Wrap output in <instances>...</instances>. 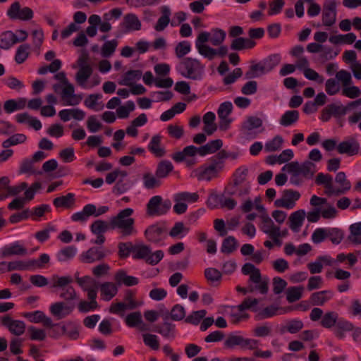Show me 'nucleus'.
<instances>
[{
  "mask_svg": "<svg viewBox=\"0 0 361 361\" xmlns=\"http://www.w3.org/2000/svg\"><path fill=\"white\" fill-rule=\"evenodd\" d=\"M228 157V154L225 150L219 151L212 157L207 163L194 171L195 177L199 180L210 181L216 178L219 173L223 171L225 160Z\"/></svg>",
  "mask_w": 361,
  "mask_h": 361,
  "instance_id": "1",
  "label": "nucleus"
},
{
  "mask_svg": "<svg viewBox=\"0 0 361 361\" xmlns=\"http://www.w3.org/2000/svg\"><path fill=\"white\" fill-rule=\"evenodd\" d=\"M248 168L240 166L233 174V179L225 188L224 193L228 196L243 197L249 194L250 184L246 182Z\"/></svg>",
  "mask_w": 361,
  "mask_h": 361,
  "instance_id": "2",
  "label": "nucleus"
},
{
  "mask_svg": "<svg viewBox=\"0 0 361 361\" xmlns=\"http://www.w3.org/2000/svg\"><path fill=\"white\" fill-rule=\"evenodd\" d=\"M133 213L131 208L124 209L118 214L111 218L110 228H118L123 236H128L134 234L136 231L134 228L135 220L130 216Z\"/></svg>",
  "mask_w": 361,
  "mask_h": 361,
  "instance_id": "3",
  "label": "nucleus"
},
{
  "mask_svg": "<svg viewBox=\"0 0 361 361\" xmlns=\"http://www.w3.org/2000/svg\"><path fill=\"white\" fill-rule=\"evenodd\" d=\"M210 33L206 31L200 32L198 35L196 41L195 47L200 54L209 60H213L217 55L224 57L228 53V48L226 46H221L218 49H213L207 45L206 43L209 42Z\"/></svg>",
  "mask_w": 361,
  "mask_h": 361,
  "instance_id": "4",
  "label": "nucleus"
},
{
  "mask_svg": "<svg viewBox=\"0 0 361 361\" xmlns=\"http://www.w3.org/2000/svg\"><path fill=\"white\" fill-rule=\"evenodd\" d=\"M204 70V66L199 60L191 57L183 58L178 66V71L183 77L194 80L202 78Z\"/></svg>",
  "mask_w": 361,
  "mask_h": 361,
  "instance_id": "5",
  "label": "nucleus"
},
{
  "mask_svg": "<svg viewBox=\"0 0 361 361\" xmlns=\"http://www.w3.org/2000/svg\"><path fill=\"white\" fill-rule=\"evenodd\" d=\"M172 203L169 199L163 200L160 195L151 197L146 206V213L149 216L166 214L171 208Z\"/></svg>",
  "mask_w": 361,
  "mask_h": 361,
  "instance_id": "6",
  "label": "nucleus"
},
{
  "mask_svg": "<svg viewBox=\"0 0 361 361\" xmlns=\"http://www.w3.org/2000/svg\"><path fill=\"white\" fill-rule=\"evenodd\" d=\"M55 79L61 82L64 85L62 90V99L66 101V104L71 106L78 104L82 97L80 94H75L74 86L68 80L64 72L58 73L54 75Z\"/></svg>",
  "mask_w": 361,
  "mask_h": 361,
  "instance_id": "7",
  "label": "nucleus"
},
{
  "mask_svg": "<svg viewBox=\"0 0 361 361\" xmlns=\"http://www.w3.org/2000/svg\"><path fill=\"white\" fill-rule=\"evenodd\" d=\"M140 305V303L135 300V293L131 290H127L123 296V301L111 304L109 312L123 317L126 310H135Z\"/></svg>",
  "mask_w": 361,
  "mask_h": 361,
  "instance_id": "8",
  "label": "nucleus"
},
{
  "mask_svg": "<svg viewBox=\"0 0 361 361\" xmlns=\"http://www.w3.org/2000/svg\"><path fill=\"white\" fill-rule=\"evenodd\" d=\"M33 11L29 7L21 8L18 1L13 3L7 11V16L11 20H29L33 18Z\"/></svg>",
  "mask_w": 361,
  "mask_h": 361,
  "instance_id": "9",
  "label": "nucleus"
},
{
  "mask_svg": "<svg viewBox=\"0 0 361 361\" xmlns=\"http://www.w3.org/2000/svg\"><path fill=\"white\" fill-rule=\"evenodd\" d=\"M300 197V193L298 191L291 189L284 190L282 192V197L274 202L276 207H282L287 209H293L296 204V201Z\"/></svg>",
  "mask_w": 361,
  "mask_h": 361,
  "instance_id": "10",
  "label": "nucleus"
},
{
  "mask_svg": "<svg viewBox=\"0 0 361 361\" xmlns=\"http://www.w3.org/2000/svg\"><path fill=\"white\" fill-rule=\"evenodd\" d=\"M110 252L99 247H92L81 254L80 259L84 263L91 264L102 260Z\"/></svg>",
  "mask_w": 361,
  "mask_h": 361,
  "instance_id": "11",
  "label": "nucleus"
},
{
  "mask_svg": "<svg viewBox=\"0 0 361 361\" xmlns=\"http://www.w3.org/2000/svg\"><path fill=\"white\" fill-rule=\"evenodd\" d=\"M141 22L134 13H128L124 16L122 23L120 24L121 34L130 32L138 31L141 29Z\"/></svg>",
  "mask_w": 361,
  "mask_h": 361,
  "instance_id": "12",
  "label": "nucleus"
},
{
  "mask_svg": "<svg viewBox=\"0 0 361 361\" xmlns=\"http://www.w3.org/2000/svg\"><path fill=\"white\" fill-rule=\"evenodd\" d=\"M165 232V226L160 223H157L147 228L145 235L149 241L158 243L163 239Z\"/></svg>",
  "mask_w": 361,
  "mask_h": 361,
  "instance_id": "13",
  "label": "nucleus"
},
{
  "mask_svg": "<svg viewBox=\"0 0 361 361\" xmlns=\"http://www.w3.org/2000/svg\"><path fill=\"white\" fill-rule=\"evenodd\" d=\"M1 324L8 329L9 331L16 335L20 336L24 334L25 330V324L20 320H14L6 315L1 318Z\"/></svg>",
  "mask_w": 361,
  "mask_h": 361,
  "instance_id": "14",
  "label": "nucleus"
},
{
  "mask_svg": "<svg viewBox=\"0 0 361 361\" xmlns=\"http://www.w3.org/2000/svg\"><path fill=\"white\" fill-rule=\"evenodd\" d=\"M336 20V4L334 1L324 4L322 12V22L325 26H331Z\"/></svg>",
  "mask_w": 361,
  "mask_h": 361,
  "instance_id": "15",
  "label": "nucleus"
},
{
  "mask_svg": "<svg viewBox=\"0 0 361 361\" xmlns=\"http://www.w3.org/2000/svg\"><path fill=\"white\" fill-rule=\"evenodd\" d=\"M337 151L339 154H345L348 156H354L360 151V145L355 138H350L348 140L340 142L337 146Z\"/></svg>",
  "mask_w": 361,
  "mask_h": 361,
  "instance_id": "16",
  "label": "nucleus"
},
{
  "mask_svg": "<svg viewBox=\"0 0 361 361\" xmlns=\"http://www.w3.org/2000/svg\"><path fill=\"white\" fill-rule=\"evenodd\" d=\"M73 309L74 305H67L63 302H57L50 306L51 313L59 319L70 314Z\"/></svg>",
  "mask_w": 361,
  "mask_h": 361,
  "instance_id": "17",
  "label": "nucleus"
},
{
  "mask_svg": "<svg viewBox=\"0 0 361 361\" xmlns=\"http://www.w3.org/2000/svg\"><path fill=\"white\" fill-rule=\"evenodd\" d=\"M154 331L165 338L173 339L176 336V325L170 321H165L162 324L156 325Z\"/></svg>",
  "mask_w": 361,
  "mask_h": 361,
  "instance_id": "18",
  "label": "nucleus"
},
{
  "mask_svg": "<svg viewBox=\"0 0 361 361\" xmlns=\"http://www.w3.org/2000/svg\"><path fill=\"white\" fill-rule=\"evenodd\" d=\"M197 153L201 156L200 147L190 145L185 147L183 151L174 153L172 155V159L176 162H181L186 160L187 157H195Z\"/></svg>",
  "mask_w": 361,
  "mask_h": 361,
  "instance_id": "19",
  "label": "nucleus"
},
{
  "mask_svg": "<svg viewBox=\"0 0 361 361\" xmlns=\"http://www.w3.org/2000/svg\"><path fill=\"white\" fill-rule=\"evenodd\" d=\"M27 249L16 242L10 245L4 246L0 251L1 257L4 258L11 255H25Z\"/></svg>",
  "mask_w": 361,
  "mask_h": 361,
  "instance_id": "20",
  "label": "nucleus"
},
{
  "mask_svg": "<svg viewBox=\"0 0 361 361\" xmlns=\"http://www.w3.org/2000/svg\"><path fill=\"white\" fill-rule=\"evenodd\" d=\"M305 212L300 209L292 213L289 216V227L294 232H298L305 218Z\"/></svg>",
  "mask_w": 361,
  "mask_h": 361,
  "instance_id": "21",
  "label": "nucleus"
},
{
  "mask_svg": "<svg viewBox=\"0 0 361 361\" xmlns=\"http://www.w3.org/2000/svg\"><path fill=\"white\" fill-rule=\"evenodd\" d=\"M315 183L317 185H324L326 190L325 191V193L331 196L332 195H334V188H333V178L332 176L328 173H319L317 174L316 178H315Z\"/></svg>",
  "mask_w": 361,
  "mask_h": 361,
  "instance_id": "22",
  "label": "nucleus"
},
{
  "mask_svg": "<svg viewBox=\"0 0 361 361\" xmlns=\"http://www.w3.org/2000/svg\"><path fill=\"white\" fill-rule=\"evenodd\" d=\"M255 44L256 42L254 40L240 37L231 41L230 47L234 51H241L245 49H252Z\"/></svg>",
  "mask_w": 361,
  "mask_h": 361,
  "instance_id": "23",
  "label": "nucleus"
},
{
  "mask_svg": "<svg viewBox=\"0 0 361 361\" xmlns=\"http://www.w3.org/2000/svg\"><path fill=\"white\" fill-rule=\"evenodd\" d=\"M262 219V225L260 228L262 232L267 234L269 236L272 233L278 232L279 231V226H276L267 213H264L260 216Z\"/></svg>",
  "mask_w": 361,
  "mask_h": 361,
  "instance_id": "24",
  "label": "nucleus"
},
{
  "mask_svg": "<svg viewBox=\"0 0 361 361\" xmlns=\"http://www.w3.org/2000/svg\"><path fill=\"white\" fill-rule=\"evenodd\" d=\"M114 279L118 285L123 283L126 286H135L139 282L137 278L132 276H128L126 271L123 269L119 270L116 273Z\"/></svg>",
  "mask_w": 361,
  "mask_h": 361,
  "instance_id": "25",
  "label": "nucleus"
},
{
  "mask_svg": "<svg viewBox=\"0 0 361 361\" xmlns=\"http://www.w3.org/2000/svg\"><path fill=\"white\" fill-rule=\"evenodd\" d=\"M101 295L106 301L112 299L118 292V288L116 284L111 282H104L99 285Z\"/></svg>",
  "mask_w": 361,
  "mask_h": 361,
  "instance_id": "26",
  "label": "nucleus"
},
{
  "mask_svg": "<svg viewBox=\"0 0 361 361\" xmlns=\"http://www.w3.org/2000/svg\"><path fill=\"white\" fill-rule=\"evenodd\" d=\"M333 297V293L329 290H322L314 293L310 296V302L312 305L322 306L326 302Z\"/></svg>",
  "mask_w": 361,
  "mask_h": 361,
  "instance_id": "27",
  "label": "nucleus"
},
{
  "mask_svg": "<svg viewBox=\"0 0 361 361\" xmlns=\"http://www.w3.org/2000/svg\"><path fill=\"white\" fill-rule=\"evenodd\" d=\"M161 16L158 19L154 26L155 30L158 32L163 31L170 23V16L171 14L170 8L167 6H163L161 8Z\"/></svg>",
  "mask_w": 361,
  "mask_h": 361,
  "instance_id": "28",
  "label": "nucleus"
},
{
  "mask_svg": "<svg viewBox=\"0 0 361 361\" xmlns=\"http://www.w3.org/2000/svg\"><path fill=\"white\" fill-rule=\"evenodd\" d=\"M242 273L244 275H250L248 283H257L259 281L260 270L252 263H245L242 267Z\"/></svg>",
  "mask_w": 361,
  "mask_h": 361,
  "instance_id": "29",
  "label": "nucleus"
},
{
  "mask_svg": "<svg viewBox=\"0 0 361 361\" xmlns=\"http://www.w3.org/2000/svg\"><path fill=\"white\" fill-rule=\"evenodd\" d=\"M161 137L159 135H154L148 145V149L157 157H162L165 155L164 148L161 147Z\"/></svg>",
  "mask_w": 361,
  "mask_h": 361,
  "instance_id": "30",
  "label": "nucleus"
},
{
  "mask_svg": "<svg viewBox=\"0 0 361 361\" xmlns=\"http://www.w3.org/2000/svg\"><path fill=\"white\" fill-rule=\"evenodd\" d=\"M336 182L341 186L340 188L334 189V195H340L348 191L351 188V184L347 180L344 172H338L335 178Z\"/></svg>",
  "mask_w": 361,
  "mask_h": 361,
  "instance_id": "31",
  "label": "nucleus"
},
{
  "mask_svg": "<svg viewBox=\"0 0 361 361\" xmlns=\"http://www.w3.org/2000/svg\"><path fill=\"white\" fill-rule=\"evenodd\" d=\"M173 170V166L170 161L162 160L158 163L155 174L161 180L166 178Z\"/></svg>",
  "mask_w": 361,
  "mask_h": 361,
  "instance_id": "32",
  "label": "nucleus"
},
{
  "mask_svg": "<svg viewBox=\"0 0 361 361\" xmlns=\"http://www.w3.org/2000/svg\"><path fill=\"white\" fill-rule=\"evenodd\" d=\"M73 282V279L70 276H59L58 275H54L51 278V288H61L64 289L69 286Z\"/></svg>",
  "mask_w": 361,
  "mask_h": 361,
  "instance_id": "33",
  "label": "nucleus"
},
{
  "mask_svg": "<svg viewBox=\"0 0 361 361\" xmlns=\"http://www.w3.org/2000/svg\"><path fill=\"white\" fill-rule=\"evenodd\" d=\"M142 181L144 187L147 190H152L160 187L161 185V180L156 176L151 173H145L142 176Z\"/></svg>",
  "mask_w": 361,
  "mask_h": 361,
  "instance_id": "34",
  "label": "nucleus"
},
{
  "mask_svg": "<svg viewBox=\"0 0 361 361\" xmlns=\"http://www.w3.org/2000/svg\"><path fill=\"white\" fill-rule=\"evenodd\" d=\"M299 119V112L297 110L286 111L281 117L279 123L283 126H289L295 123Z\"/></svg>",
  "mask_w": 361,
  "mask_h": 361,
  "instance_id": "35",
  "label": "nucleus"
},
{
  "mask_svg": "<svg viewBox=\"0 0 361 361\" xmlns=\"http://www.w3.org/2000/svg\"><path fill=\"white\" fill-rule=\"evenodd\" d=\"M223 142L220 139L212 140L200 147L201 156L203 157L208 154L215 153L221 148Z\"/></svg>",
  "mask_w": 361,
  "mask_h": 361,
  "instance_id": "36",
  "label": "nucleus"
},
{
  "mask_svg": "<svg viewBox=\"0 0 361 361\" xmlns=\"http://www.w3.org/2000/svg\"><path fill=\"white\" fill-rule=\"evenodd\" d=\"M0 47L1 49H8L17 43L16 35L11 31H6L0 35Z\"/></svg>",
  "mask_w": 361,
  "mask_h": 361,
  "instance_id": "37",
  "label": "nucleus"
},
{
  "mask_svg": "<svg viewBox=\"0 0 361 361\" xmlns=\"http://www.w3.org/2000/svg\"><path fill=\"white\" fill-rule=\"evenodd\" d=\"M142 71L140 70H130L127 71L122 77V79L118 82L120 85L130 86L132 81L140 80L142 77Z\"/></svg>",
  "mask_w": 361,
  "mask_h": 361,
  "instance_id": "38",
  "label": "nucleus"
},
{
  "mask_svg": "<svg viewBox=\"0 0 361 361\" xmlns=\"http://www.w3.org/2000/svg\"><path fill=\"white\" fill-rule=\"evenodd\" d=\"M329 42L334 44H351L356 40V35L350 32L346 35H338L331 36L329 39Z\"/></svg>",
  "mask_w": 361,
  "mask_h": 361,
  "instance_id": "39",
  "label": "nucleus"
},
{
  "mask_svg": "<svg viewBox=\"0 0 361 361\" xmlns=\"http://www.w3.org/2000/svg\"><path fill=\"white\" fill-rule=\"evenodd\" d=\"M268 72L269 71L267 70V67L265 66L264 61H262L259 63L252 65L250 70L246 72L245 77L247 79L254 78Z\"/></svg>",
  "mask_w": 361,
  "mask_h": 361,
  "instance_id": "40",
  "label": "nucleus"
},
{
  "mask_svg": "<svg viewBox=\"0 0 361 361\" xmlns=\"http://www.w3.org/2000/svg\"><path fill=\"white\" fill-rule=\"evenodd\" d=\"M269 279L265 277L262 278L260 275L259 281L257 283H250V293H253L258 290L261 294H267L269 290Z\"/></svg>",
  "mask_w": 361,
  "mask_h": 361,
  "instance_id": "41",
  "label": "nucleus"
},
{
  "mask_svg": "<svg viewBox=\"0 0 361 361\" xmlns=\"http://www.w3.org/2000/svg\"><path fill=\"white\" fill-rule=\"evenodd\" d=\"M92 73V67H81L79 68L78 71L75 75V80L78 84L85 87V82L88 80V78L91 76Z\"/></svg>",
  "mask_w": 361,
  "mask_h": 361,
  "instance_id": "42",
  "label": "nucleus"
},
{
  "mask_svg": "<svg viewBox=\"0 0 361 361\" xmlns=\"http://www.w3.org/2000/svg\"><path fill=\"white\" fill-rule=\"evenodd\" d=\"M74 194L68 193L66 195L56 197L53 201L54 205L56 207L69 208L74 204Z\"/></svg>",
  "mask_w": 361,
  "mask_h": 361,
  "instance_id": "43",
  "label": "nucleus"
},
{
  "mask_svg": "<svg viewBox=\"0 0 361 361\" xmlns=\"http://www.w3.org/2000/svg\"><path fill=\"white\" fill-rule=\"evenodd\" d=\"M338 314L334 311L326 312L322 318L321 325L326 329H330L336 324Z\"/></svg>",
  "mask_w": 361,
  "mask_h": 361,
  "instance_id": "44",
  "label": "nucleus"
},
{
  "mask_svg": "<svg viewBox=\"0 0 361 361\" xmlns=\"http://www.w3.org/2000/svg\"><path fill=\"white\" fill-rule=\"evenodd\" d=\"M262 126V120L257 116H249L242 124V129L244 131L250 132L253 129L258 128Z\"/></svg>",
  "mask_w": 361,
  "mask_h": 361,
  "instance_id": "45",
  "label": "nucleus"
},
{
  "mask_svg": "<svg viewBox=\"0 0 361 361\" xmlns=\"http://www.w3.org/2000/svg\"><path fill=\"white\" fill-rule=\"evenodd\" d=\"M209 41L213 46L221 45L226 38V32L221 29L216 28L212 30Z\"/></svg>",
  "mask_w": 361,
  "mask_h": 361,
  "instance_id": "46",
  "label": "nucleus"
},
{
  "mask_svg": "<svg viewBox=\"0 0 361 361\" xmlns=\"http://www.w3.org/2000/svg\"><path fill=\"white\" fill-rule=\"evenodd\" d=\"M304 288L302 286L289 287L286 290V299L292 303L299 300L302 295Z\"/></svg>",
  "mask_w": 361,
  "mask_h": 361,
  "instance_id": "47",
  "label": "nucleus"
},
{
  "mask_svg": "<svg viewBox=\"0 0 361 361\" xmlns=\"http://www.w3.org/2000/svg\"><path fill=\"white\" fill-rule=\"evenodd\" d=\"M110 228V222L108 223L103 220H96L90 226V230L92 233L103 234Z\"/></svg>",
  "mask_w": 361,
  "mask_h": 361,
  "instance_id": "48",
  "label": "nucleus"
},
{
  "mask_svg": "<svg viewBox=\"0 0 361 361\" xmlns=\"http://www.w3.org/2000/svg\"><path fill=\"white\" fill-rule=\"evenodd\" d=\"M238 247V242L233 236L226 238L222 243L221 251L223 253L231 254L234 252Z\"/></svg>",
  "mask_w": 361,
  "mask_h": 361,
  "instance_id": "49",
  "label": "nucleus"
},
{
  "mask_svg": "<svg viewBox=\"0 0 361 361\" xmlns=\"http://www.w3.org/2000/svg\"><path fill=\"white\" fill-rule=\"evenodd\" d=\"M77 252V249L74 246H68L62 250H61L57 253V259L60 262H66L71 258H73Z\"/></svg>",
  "mask_w": 361,
  "mask_h": 361,
  "instance_id": "50",
  "label": "nucleus"
},
{
  "mask_svg": "<svg viewBox=\"0 0 361 361\" xmlns=\"http://www.w3.org/2000/svg\"><path fill=\"white\" fill-rule=\"evenodd\" d=\"M61 332L64 333L70 339L76 340L79 336V331L76 326L72 324L63 325L61 327H56Z\"/></svg>",
  "mask_w": 361,
  "mask_h": 361,
  "instance_id": "51",
  "label": "nucleus"
},
{
  "mask_svg": "<svg viewBox=\"0 0 361 361\" xmlns=\"http://www.w3.org/2000/svg\"><path fill=\"white\" fill-rule=\"evenodd\" d=\"M199 195L197 193H190L188 192H182L176 193L173 196L174 202H183L188 201L191 202H195L197 201Z\"/></svg>",
  "mask_w": 361,
  "mask_h": 361,
  "instance_id": "52",
  "label": "nucleus"
},
{
  "mask_svg": "<svg viewBox=\"0 0 361 361\" xmlns=\"http://www.w3.org/2000/svg\"><path fill=\"white\" fill-rule=\"evenodd\" d=\"M141 312H133L128 314L125 318V322L129 327H137L142 322Z\"/></svg>",
  "mask_w": 361,
  "mask_h": 361,
  "instance_id": "53",
  "label": "nucleus"
},
{
  "mask_svg": "<svg viewBox=\"0 0 361 361\" xmlns=\"http://www.w3.org/2000/svg\"><path fill=\"white\" fill-rule=\"evenodd\" d=\"M283 140L281 136L276 135L272 140L265 144L264 149L267 152H275L281 148Z\"/></svg>",
  "mask_w": 361,
  "mask_h": 361,
  "instance_id": "54",
  "label": "nucleus"
},
{
  "mask_svg": "<svg viewBox=\"0 0 361 361\" xmlns=\"http://www.w3.org/2000/svg\"><path fill=\"white\" fill-rule=\"evenodd\" d=\"M26 138L24 134H15L4 140L2 143V147L7 149L11 146L23 143L26 140Z\"/></svg>",
  "mask_w": 361,
  "mask_h": 361,
  "instance_id": "55",
  "label": "nucleus"
},
{
  "mask_svg": "<svg viewBox=\"0 0 361 361\" xmlns=\"http://www.w3.org/2000/svg\"><path fill=\"white\" fill-rule=\"evenodd\" d=\"M117 46L118 41L116 39L106 42L102 47V56L105 58L111 56L114 53Z\"/></svg>",
  "mask_w": 361,
  "mask_h": 361,
  "instance_id": "56",
  "label": "nucleus"
},
{
  "mask_svg": "<svg viewBox=\"0 0 361 361\" xmlns=\"http://www.w3.org/2000/svg\"><path fill=\"white\" fill-rule=\"evenodd\" d=\"M135 108V104L133 101H128L124 106H120L117 109V115L119 118H126L128 117L130 111H133Z\"/></svg>",
  "mask_w": 361,
  "mask_h": 361,
  "instance_id": "57",
  "label": "nucleus"
},
{
  "mask_svg": "<svg viewBox=\"0 0 361 361\" xmlns=\"http://www.w3.org/2000/svg\"><path fill=\"white\" fill-rule=\"evenodd\" d=\"M327 238L336 245L339 244L343 238V232L337 228H327Z\"/></svg>",
  "mask_w": 361,
  "mask_h": 361,
  "instance_id": "58",
  "label": "nucleus"
},
{
  "mask_svg": "<svg viewBox=\"0 0 361 361\" xmlns=\"http://www.w3.org/2000/svg\"><path fill=\"white\" fill-rule=\"evenodd\" d=\"M150 247L147 245H142L139 246H134L133 258L135 259H144L147 262V258L150 254Z\"/></svg>",
  "mask_w": 361,
  "mask_h": 361,
  "instance_id": "59",
  "label": "nucleus"
},
{
  "mask_svg": "<svg viewBox=\"0 0 361 361\" xmlns=\"http://www.w3.org/2000/svg\"><path fill=\"white\" fill-rule=\"evenodd\" d=\"M206 314L207 312L204 310L194 311L191 314L185 318V322L186 323L197 325L200 322L201 319L205 317Z\"/></svg>",
  "mask_w": 361,
  "mask_h": 361,
  "instance_id": "60",
  "label": "nucleus"
},
{
  "mask_svg": "<svg viewBox=\"0 0 361 361\" xmlns=\"http://www.w3.org/2000/svg\"><path fill=\"white\" fill-rule=\"evenodd\" d=\"M144 343L153 350H158L159 348V343L158 337L155 334H142Z\"/></svg>",
  "mask_w": 361,
  "mask_h": 361,
  "instance_id": "61",
  "label": "nucleus"
},
{
  "mask_svg": "<svg viewBox=\"0 0 361 361\" xmlns=\"http://www.w3.org/2000/svg\"><path fill=\"white\" fill-rule=\"evenodd\" d=\"M243 337L241 336L229 334L224 341L225 347L233 348L235 345H240L242 348Z\"/></svg>",
  "mask_w": 361,
  "mask_h": 361,
  "instance_id": "62",
  "label": "nucleus"
},
{
  "mask_svg": "<svg viewBox=\"0 0 361 361\" xmlns=\"http://www.w3.org/2000/svg\"><path fill=\"white\" fill-rule=\"evenodd\" d=\"M30 49V46L28 44H22L20 45L16 51L15 60L17 63H23L28 56L27 50Z\"/></svg>",
  "mask_w": 361,
  "mask_h": 361,
  "instance_id": "63",
  "label": "nucleus"
},
{
  "mask_svg": "<svg viewBox=\"0 0 361 361\" xmlns=\"http://www.w3.org/2000/svg\"><path fill=\"white\" fill-rule=\"evenodd\" d=\"M185 316V310L183 306L177 304L171 310V319L173 321H180Z\"/></svg>",
  "mask_w": 361,
  "mask_h": 361,
  "instance_id": "64",
  "label": "nucleus"
}]
</instances>
